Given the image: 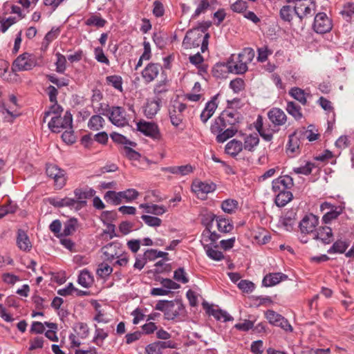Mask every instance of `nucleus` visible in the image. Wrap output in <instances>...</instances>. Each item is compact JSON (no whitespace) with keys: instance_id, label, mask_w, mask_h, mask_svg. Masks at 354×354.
<instances>
[{"instance_id":"nucleus-1","label":"nucleus","mask_w":354,"mask_h":354,"mask_svg":"<svg viewBox=\"0 0 354 354\" xmlns=\"http://www.w3.org/2000/svg\"><path fill=\"white\" fill-rule=\"evenodd\" d=\"M209 38V33L204 34L199 28L191 30L187 32L183 46L185 48L189 49L198 47L201 45V51L204 53L207 49Z\"/></svg>"},{"instance_id":"nucleus-2","label":"nucleus","mask_w":354,"mask_h":354,"mask_svg":"<svg viewBox=\"0 0 354 354\" xmlns=\"http://www.w3.org/2000/svg\"><path fill=\"white\" fill-rule=\"evenodd\" d=\"M241 114L233 109L223 111L211 127L212 131H221L227 127H236L241 120Z\"/></svg>"},{"instance_id":"nucleus-3","label":"nucleus","mask_w":354,"mask_h":354,"mask_svg":"<svg viewBox=\"0 0 354 354\" xmlns=\"http://www.w3.org/2000/svg\"><path fill=\"white\" fill-rule=\"evenodd\" d=\"M72 115L70 112L66 111L63 118L59 115L52 117L48 126L53 132H59L62 129H72Z\"/></svg>"},{"instance_id":"nucleus-4","label":"nucleus","mask_w":354,"mask_h":354,"mask_svg":"<svg viewBox=\"0 0 354 354\" xmlns=\"http://www.w3.org/2000/svg\"><path fill=\"white\" fill-rule=\"evenodd\" d=\"M36 64L37 61L34 57L28 53H24L18 56L14 61L12 70L15 72L29 71L33 68Z\"/></svg>"},{"instance_id":"nucleus-5","label":"nucleus","mask_w":354,"mask_h":354,"mask_svg":"<svg viewBox=\"0 0 354 354\" xmlns=\"http://www.w3.org/2000/svg\"><path fill=\"white\" fill-rule=\"evenodd\" d=\"M137 129L153 140H159L162 138L159 127L155 122L140 120L137 123Z\"/></svg>"},{"instance_id":"nucleus-6","label":"nucleus","mask_w":354,"mask_h":354,"mask_svg":"<svg viewBox=\"0 0 354 354\" xmlns=\"http://www.w3.org/2000/svg\"><path fill=\"white\" fill-rule=\"evenodd\" d=\"M333 24L331 19L324 12L316 15L313 23L314 30L319 34L326 33L331 30Z\"/></svg>"},{"instance_id":"nucleus-7","label":"nucleus","mask_w":354,"mask_h":354,"mask_svg":"<svg viewBox=\"0 0 354 354\" xmlns=\"http://www.w3.org/2000/svg\"><path fill=\"white\" fill-rule=\"evenodd\" d=\"M319 223L318 216L310 214L306 215L299 223V228L302 234H313L315 233Z\"/></svg>"},{"instance_id":"nucleus-8","label":"nucleus","mask_w":354,"mask_h":354,"mask_svg":"<svg viewBox=\"0 0 354 354\" xmlns=\"http://www.w3.org/2000/svg\"><path fill=\"white\" fill-rule=\"evenodd\" d=\"M48 177L54 180L55 185L58 188H62L66 184L65 171L55 165H48L46 169Z\"/></svg>"},{"instance_id":"nucleus-9","label":"nucleus","mask_w":354,"mask_h":354,"mask_svg":"<svg viewBox=\"0 0 354 354\" xmlns=\"http://www.w3.org/2000/svg\"><path fill=\"white\" fill-rule=\"evenodd\" d=\"M185 104L174 102L169 109V117L171 124L178 127L183 120V111L186 109Z\"/></svg>"},{"instance_id":"nucleus-10","label":"nucleus","mask_w":354,"mask_h":354,"mask_svg":"<svg viewBox=\"0 0 354 354\" xmlns=\"http://www.w3.org/2000/svg\"><path fill=\"white\" fill-rule=\"evenodd\" d=\"M109 118L115 126L124 127L128 124L125 110L120 106H112L109 110Z\"/></svg>"},{"instance_id":"nucleus-11","label":"nucleus","mask_w":354,"mask_h":354,"mask_svg":"<svg viewBox=\"0 0 354 354\" xmlns=\"http://www.w3.org/2000/svg\"><path fill=\"white\" fill-rule=\"evenodd\" d=\"M102 250L105 259L109 261H113L116 257H121L123 252L122 244L117 241L106 245Z\"/></svg>"},{"instance_id":"nucleus-12","label":"nucleus","mask_w":354,"mask_h":354,"mask_svg":"<svg viewBox=\"0 0 354 354\" xmlns=\"http://www.w3.org/2000/svg\"><path fill=\"white\" fill-rule=\"evenodd\" d=\"M229 72L235 74H243L248 71V65L237 59V56L232 55L226 64Z\"/></svg>"},{"instance_id":"nucleus-13","label":"nucleus","mask_w":354,"mask_h":354,"mask_svg":"<svg viewBox=\"0 0 354 354\" xmlns=\"http://www.w3.org/2000/svg\"><path fill=\"white\" fill-rule=\"evenodd\" d=\"M293 10L297 16L300 19H302L305 17L313 15L315 10V5L310 0L301 3H297V6L294 7Z\"/></svg>"},{"instance_id":"nucleus-14","label":"nucleus","mask_w":354,"mask_h":354,"mask_svg":"<svg viewBox=\"0 0 354 354\" xmlns=\"http://www.w3.org/2000/svg\"><path fill=\"white\" fill-rule=\"evenodd\" d=\"M162 68L158 64L150 63L142 71V77L146 83L153 82L158 75Z\"/></svg>"},{"instance_id":"nucleus-15","label":"nucleus","mask_w":354,"mask_h":354,"mask_svg":"<svg viewBox=\"0 0 354 354\" xmlns=\"http://www.w3.org/2000/svg\"><path fill=\"white\" fill-rule=\"evenodd\" d=\"M313 239L319 240L324 244H329L333 241L332 229L328 226L319 227L314 233Z\"/></svg>"},{"instance_id":"nucleus-16","label":"nucleus","mask_w":354,"mask_h":354,"mask_svg":"<svg viewBox=\"0 0 354 354\" xmlns=\"http://www.w3.org/2000/svg\"><path fill=\"white\" fill-rule=\"evenodd\" d=\"M293 179L290 176H280L272 181V190L274 192L290 189L293 186Z\"/></svg>"},{"instance_id":"nucleus-17","label":"nucleus","mask_w":354,"mask_h":354,"mask_svg":"<svg viewBox=\"0 0 354 354\" xmlns=\"http://www.w3.org/2000/svg\"><path fill=\"white\" fill-rule=\"evenodd\" d=\"M269 120L275 126L283 125L287 121V116L284 111L279 108H273L268 113Z\"/></svg>"},{"instance_id":"nucleus-18","label":"nucleus","mask_w":354,"mask_h":354,"mask_svg":"<svg viewBox=\"0 0 354 354\" xmlns=\"http://www.w3.org/2000/svg\"><path fill=\"white\" fill-rule=\"evenodd\" d=\"M218 95H214L210 101L206 103L205 107L201 114V120L205 123L214 114L217 106Z\"/></svg>"},{"instance_id":"nucleus-19","label":"nucleus","mask_w":354,"mask_h":354,"mask_svg":"<svg viewBox=\"0 0 354 354\" xmlns=\"http://www.w3.org/2000/svg\"><path fill=\"white\" fill-rule=\"evenodd\" d=\"M288 276L281 272L269 273L263 279V284L266 287L273 286L281 281H286Z\"/></svg>"},{"instance_id":"nucleus-20","label":"nucleus","mask_w":354,"mask_h":354,"mask_svg":"<svg viewBox=\"0 0 354 354\" xmlns=\"http://www.w3.org/2000/svg\"><path fill=\"white\" fill-rule=\"evenodd\" d=\"M17 245L21 250L24 252H29L32 248V243L29 237L23 230H18L17 231Z\"/></svg>"},{"instance_id":"nucleus-21","label":"nucleus","mask_w":354,"mask_h":354,"mask_svg":"<svg viewBox=\"0 0 354 354\" xmlns=\"http://www.w3.org/2000/svg\"><path fill=\"white\" fill-rule=\"evenodd\" d=\"M203 306L207 310V313L212 315L217 320H223V322L233 320V318L224 310L212 308L207 303H203Z\"/></svg>"},{"instance_id":"nucleus-22","label":"nucleus","mask_w":354,"mask_h":354,"mask_svg":"<svg viewBox=\"0 0 354 354\" xmlns=\"http://www.w3.org/2000/svg\"><path fill=\"white\" fill-rule=\"evenodd\" d=\"M302 131H295L292 134H291L289 136L287 149L291 151L292 153L296 152L299 148L301 139H302Z\"/></svg>"},{"instance_id":"nucleus-23","label":"nucleus","mask_w":354,"mask_h":354,"mask_svg":"<svg viewBox=\"0 0 354 354\" xmlns=\"http://www.w3.org/2000/svg\"><path fill=\"white\" fill-rule=\"evenodd\" d=\"M238 131L237 127H227L221 131H212L214 133H217L216 141L218 142H224L227 139L233 137Z\"/></svg>"},{"instance_id":"nucleus-24","label":"nucleus","mask_w":354,"mask_h":354,"mask_svg":"<svg viewBox=\"0 0 354 354\" xmlns=\"http://www.w3.org/2000/svg\"><path fill=\"white\" fill-rule=\"evenodd\" d=\"M193 190L197 194H209L216 189V185L213 183L197 182L192 185Z\"/></svg>"},{"instance_id":"nucleus-25","label":"nucleus","mask_w":354,"mask_h":354,"mask_svg":"<svg viewBox=\"0 0 354 354\" xmlns=\"http://www.w3.org/2000/svg\"><path fill=\"white\" fill-rule=\"evenodd\" d=\"M243 149L242 142L233 139L225 146V152L232 157L237 156Z\"/></svg>"},{"instance_id":"nucleus-26","label":"nucleus","mask_w":354,"mask_h":354,"mask_svg":"<svg viewBox=\"0 0 354 354\" xmlns=\"http://www.w3.org/2000/svg\"><path fill=\"white\" fill-rule=\"evenodd\" d=\"M140 208L145 209V212L147 214H151L154 215H162L167 212V208L163 205H158L155 204H140Z\"/></svg>"},{"instance_id":"nucleus-27","label":"nucleus","mask_w":354,"mask_h":354,"mask_svg":"<svg viewBox=\"0 0 354 354\" xmlns=\"http://www.w3.org/2000/svg\"><path fill=\"white\" fill-rule=\"evenodd\" d=\"M160 100L159 99L147 102L144 113L148 118H152L159 111Z\"/></svg>"},{"instance_id":"nucleus-28","label":"nucleus","mask_w":354,"mask_h":354,"mask_svg":"<svg viewBox=\"0 0 354 354\" xmlns=\"http://www.w3.org/2000/svg\"><path fill=\"white\" fill-rule=\"evenodd\" d=\"M182 304L180 303H174L171 302V304H167V308H166V311L165 313V319L170 320L175 319L178 315L180 310L182 309Z\"/></svg>"},{"instance_id":"nucleus-29","label":"nucleus","mask_w":354,"mask_h":354,"mask_svg":"<svg viewBox=\"0 0 354 354\" xmlns=\"http://www.w3.org/2000/svg\"><path fill=\"white\" fill-rule=\"evenodd\" d=\"M162 171H168L174 174H180L182 176L187 175L192 171V167L190 165L162 167Z\"/></svg>"},{"instance_id":"nucleus-30","label":"nucleus","mask_w":354,"mask_h":354,"mask_svg":"<svg viewBox=\"0 0 354 354\" xmlns=\"http://www.w3.org/2000/svg\"><path fill=\"white\" fill-rule=\"evenodd\" d=\"M279 194L275 198V203L278 207H284L292 198V194L290 191H278Z\"/></svg>"},{"instance_id":"nucleus-31","label":"nucleus","mask_w":354,"mask_h":354,"mask_svg":"<svg viewBox=\"0 0 354 354\" xmlns=\"http://www.w3.org/2000/svg\"><path fill=\"white\" fill-rule=\"evenodd\" d=\"M204 249L207 255L214 261H221L224 259V255L221 251L217 250L216 248L217 245H211L208 244L203 245Z\"/></svg>"},{"instance_id":"nucleus-32","label":"nucleus","mask_w":354,"mask_h":354,"mask_svg":"<svg viewBox=\"0 0 354 354\" xmlns=\"http://www.w3.org/2000/svg\"><path fill=\"white\" fill-rule=\"evenodd\" d=\"M286 111L297 120H299L303 118L301 106L294 102H288L287 103Z\"/></svg>"},{"instance_id":"nucleus-33","label":"nucleus","mask_w":354,"mask_h":354,"mask_svg":"<svg viewBox=\"0 0 354 354\" xmlns=\"http://www.w3.org/2000/svg\"><path fill=\"white\" fill-rule=\"evenodd\" d=\"M217 228L219 232L223 233H228L233 229V225L228 218L222 216L216 218Z\"/></svg>"},{"instance_id":"nucleus-34","label":"nucleus","mask_w":354,"mask_h":354,"mask_svg":"<svg viewBox=\"0 0 354 354\" xmlns=\"http://www.w3.org/2000/svg\"><path fill=\"white\" fill-rule=\"evenodd\" d=\"M349 246V243L341 239L336 241L333 243V245L328 250V254L333 253H344Z\"/></svg>"},{"instance_id":"nucleus-35","label":"nucleus","mask_w":354,"mask_h":354,"mask_svg":"<svg viewBox=\"0 0 354 354\" xmlns=\"http://www.w3.org/2000/svg\"><path fill=\"white\" fill-rule=\"evenodd\" d=\"M289 94L303 105H306L307 104L306 94L304 90L297 87H294L290 90Z\"/></svg>"},{"instance_id":"nucleus-36","label":"nucleus","mask_w":354,"mask_h":354,"mask_svg":"<svg viewBox=\"0 0 354 354\" xmlns=\"http://www.w3.org/2000/svg\"><path fill=\"white\" fill-rule=\"evenodd\" d=\"M254 57V51L251 48H245L243 50L237 55V59H240L241 61L247 65L250 63Z\"/></svg>"},{"instance_id":"nucleus-37","label":"nucleus","mask_w":354,"mask_h":354,"mask_svg":"<svg viewBox=\"0 0 354 354\" xmlns=\"http://www.w3.org/2000/svg\"><path fill=\"white\" fill-rule=\"evenodd\" d=\"M95 194V191L92 188L86 189H76L74 191V194L77 198V201H85L87 198L93 197Z\"/></svg>"},{"instance_id":"nucleus-38","label":"nucleus","mask_w":354,"mask_h":354,"mask_svg":"<svg viewBox=\"0 0 354 354\" xmlns=\"http://www.w3.org/2000/svg\"><path fill=\"white\" fill-rule=\"evenodd\" d=\"M93 281V277L87 270H82L78 277V283L84 288L89 287Z\"/></svg>"},{"instance_id":"nucleus-39","label":"nucleus","mask_w":354,"mask_h":354,"mask_svg":"<svg viewBox=\"0 0 354 354\" xmlns=\"http://www.w3.org/2000/svg\"><path fill=\"white\" fill-rule=\"evenodd\" d=\"M239 203L234 199H226L221 203V209L227 214L234 213L238 208Z\"/></svg>"},{"instance_id":"nucleus-40","label":"nucleus","mask_w":354,"mask_h":354,"mask_svg":"<svg viewBox=\"0 0 354 354\" xmlns=\"http://www.w3.org/2000/svg\"><path fill=\"white\" fill-rule=\"evenodd\" d=\"M259 142V138L257 135H250L245 137L243 147L245 150L252 151Z\"/></svg>"},{"instance_id":"nucleus-41","label":"nucleus","mask_w":354,"mask_h":354,"mask_svg":"<svg viewBox=\"0 0 354 354\" xmlns=\"http://www.w3.org/2000/svg\"><path fill=\"white\" fill-rule=\"evenodd\" d=\"M86 204V201H77L71 198H64V207H68L71 209L79 210L85 206Z\"/></svg>"},{"instance_id":"nucleus-42","label":"nucleus","mask_w":354,"mask_h":354,"mask_svg":"<svg viewBox=\"0 0 354 354\" xmlns=\"http://www.w3.org/2000/svg\"><path fill=\"white\" fill-rule=\"evenodd\" d=\"M104 122V118L99 115H93L88 123V127L94 131H97L103 127Z\"/></svg>"},{"instance_id":"nucleus-43","label":"nucleus","mask_w":354,"mask_h":354,"mask_svg":"<svg viewBox=\"0 0 354 354\" xmlns=\"http://www.w3.org/2000/svg\"><path fill=\"white\" fill-rule=\"evenodd\" d=\"M202 235V242H207L209 240L210 243L209 245H214L216 241L220 238V235L215 232H212L211 228L205 229Z\"/></svg>"},{"instance_id":"nucleus-44","label":"nucleus","mask_w":354,"mask_h":354,"mask_svg":"<svg viewBox=\"0 0 354 354\" xmlns=\"http://www.w3.org/2000/svg\"><path fill=\"white\" fill-rule=\"evenodd\" d=\"M138 192L135 189H128L125 191L118 192V195L120 197L121 202L123 199L127 202L134 200L138 196Z\"/></svg>"},{"instance_id":"nucleus-45","label":"nucleus","mask_w":354,"mask_h":354,"mask_svg":"<svg viewBox=\"0 0 354 354\" xmlns=\"http://www.w3.org/2000/svg\"><path fill=\"white\" fill-rule=\"evenodd\" d=\"M77 225V220L76 218H71L64 223L63 232L61 235L68 236L72 234L76 230Z\"/></svg>"},{"instance_id":"nucleus-46","label":"nucleus","mask_w":354,"mask_h":354,"mask_svg":"<svg viewBox=\"0 0 354 354\" xmlns=\"http://www.w3.org/2000/svg\"><path fill=\"white\" fill-rule=\"evenodd\" d=\"M111 138L115 142L124 145L125 146L129 145L135 147L136 145V142L128 140L125 136L118 133H113L111 134Z\"/></svg>"},{"instance_id":"nucleus-47","label":"nucleus","mask_w":354,"mask_h":354,"mask_svg":"<svg viewBox=\"0 0 354 354\" xmlns=\"http://www.w3.org/2000/svg\"><path fill=\"white\" fill-rule=\"evenodd\" d=\"M340 14L347 21H348L352 16L354 15V3H346L344 5L343 9L341 10Z\"/></svg>"},{"instance_id":"nucleus-48","label":"nucleus","mask_w":354,"mask_h":354,"mask_svg":"<svg viewBox=\"0 0 354 354\" xmlns=\"http://www.w3.org/2000/svg\"><path fill=\"white\" fill-rule=\"evenodd\" d=\"M141 218L145 223L146 225L150 227H156L160 226L162 224V220L156 216L149 215H142L141 216Z\"/></svg>"},{"instance_id":"nucleus-49","label":"nucleus","mask_w":354,"mask_h":354,"mask_svg":"<svg viewBox=\"0 0 354 354\" xmlns=\"http://www.w3.org/2000/svg\"><path fill=\"white\" fill-rule=\"evenodd\" d=\"M55 56L57 57V60L55 62L56 71L59 73H63L66 70V59L65 56H64L59 53H57Z\"/></svg>"},{"instance_id":"nucleus-50","label":"nucleus","mask_w":354,"mask_h":354,"mask_svg":"<svg viewBox=\"0 0 354 354\" xmlns=\"http://www.w3.org/2000/svg\"><path fill=\"white\" fill-rule=\"evenodd\" d=\"M104 198L106 202L111 203L115 205L122 203L120 197L118 195V192L114 191H108L106 192Z\"/></svg>"},{"instance_id":"nucleus-51","label":"nucleus","mask_w":354,"mask_h":354,"mask_svg":"<svg viewBox=\"0 0 354 354\" xmlns=\"http://www.w3.org/2000/svg\"><path fill=\"white\" fill-rule=\"evenodd\" d=\"M106 82L113 86L115 88L122 91V80L120 76L111 75L106 77Z\"/></svg>"},{"instance_id":"nucleus-52","label":"nucleus","mask_w":354,"mask_h":354,"mask_svg":"<svg viewBox=\"0 0 354 354\" xmlns=\"http://www.w3.org/2000/svg\"><path fill=\"white\" fill-rule=\"evenodd\" d=\"M106 24V21L97 15H93L86 21L87 26H93L98 28L103 27Z\"/></svg>"},{"instance_id":"nucleus-53","label":"nucleus","mask_w":354,"mask_h":354,"mask_svg":"<svg viewBox=\"0 0 354 354\" xmlns=\"http://www.w3.org/2000/svg\"><path fill=\"white\" fill-rule=\"evenodd\" d=\"M293 8L290 6H283L280 10V17L286 21H290L292 19Z\"/></svg>"},{"instance_id":"nucleus-54","label":"nucleus","mask_w":354,"mask_h":354,"mask_svg":"<svg viewBox=\"0 0 354 354\" xmlns=\"http://www.w3.org/2000/svg\"><path fill=\"white\" fill-rule=\"evenodd\" d=\"M313 167V163L307 162L304 166L295 167L293 169V171L298 174L309 175L312 172V169Z\"/></svg>"},{"instance_id":"nucleus-55","label":"nucleus","mask_w":354,"mask_h":354,"mask_svg":"<svg viewBox=\"0 0 354 354\" xmlns=\"http://www.w3.org/2000/svg\"><path fill=\"white\" fill-rule=\"evenodd\" d=\"M113 272V268L106 263H101L97 270V274L102 278L109 276Z\"/></svg>"},{"instance_id":"nucleus-56","label":"nucleus","mask_w":354,"mask_h":354,"mask_svg":"<svg viewBox=\"0 0 354 354\" xmlns=\"http://www.w3.org/2000/svg\"><path fill=\"white\" fill-rule=\"evenodd\" d=\"M3 114L4 120L10 123L14 122L15 120L21 115V113L17 111H10V108H6Z\"/></svg>"},{"instance_id":"nucleus-57","label":"nucleus","mask_w":354,"mask_h":354,"mask_svg":"<svg viewBox=\"0 0 354 354\" xmlns=\"http://www.w3.org/2000/svg\"><path fill=\"white\" fill-rule=\"evenodd\" d=\"M340 212L337 210V207L331 209L329 212H326L322 217V221L327 224L332 220L335 219L340 214Z\"/></svg>"},{"instance_id":"nucleus-58","label":"nucleus","mask_w":354,"mask_h":354,"mask_svg":"<svg viewBox=\"0 0 354 354\" xmlns=\"http://www.w3.org/2000/svg\"><path fill=\"white\" fill-rule=\"evenodd\" d=\"M230 86L235 93H239L244 89L245 82L241 78H236L230 82Z\"/></svg>"},{"instance_id":"nucleus-59","label":"nucleus","mask_w":354,"mask_h":354,"mask_svg":"<svg viewBox=\"0 0 354 354\" xmlns=\"http://www.w3.org/2000/svg\"><path fill=\"white\" fill-rule=\"evenodd\" d=\"M281 223L286 230H292L295 223V215L285 216V217L281 220Z\"/></svg>"},{"instance_id":"nucleus-60","label":"nucleus","mask_w":354,"mask_h":354,"mask_svg":"<svg viewBox=\"0 0 354 354\" xmlns=\"http://www.w3.org/2000/svg\"><path fill=\"white\" fill-rule=\"evenodd\" d=\"M108 336V333L102 328H97L95 330V336L94 337V342L100 346L102 345L103 340Z\"/></svg>"},{"instance_id":"nucleus-61","label":"nucleus","mask_w":354,"mask_h":354,"mask_svg":"<svg viewBox=\"0 0 354 354\" xmlns=\"http://www.w3.org/2000/svg\"><path fill=\"white\" fill-rule=\"evenodd\" d=\"M217 217L212 212L207 213L203 215L202 223L206 226V229L211 228L213 221L214 219L216 220Z\"/></svg>"},{"instance_id":"nucleus-62","label":"nucleus","mask_w":354,"mask_h":354,"mask_svg":"<svg viewBox=\"0 0 354 354\" xmlns=\"http://www.w3.org/2000/svg\"><path fill=\"white\" fill-rule=\"evenodd\" d=\"M265 315L269 323L272 325H275L277 322H279V319L281 317V315L278 314L272 310H268Z\"/></svg>"},{"instance_id":"nucleus-63","label":"nucleus","mask_w":354,"mask_h":354,"mask_svg":"<svg viewBox=\"0 0 354 354\" xmlns=\"http://www.w3.org/2000/svg\"><path fill=\"white\" fill-rule=\"evenodd\" d=\"M174 278L183 283H186L189 281L188 278L186 277V274L183 268H180L174 271Z\"/></svg>"},{"instance_id":"nucleus-64","label":"nucleus","mask_w":354,"mask_h":354,"mask_svg":"<svg viewBox=\"0 0 354 354\" xmlns=\"http://www.w3.org/2000/svg\"><path fill=\"white\" fill-rule=\"evenodd\" d=\"M238 287L245 292H251L254 288V284L248 280H241L239 284Z\"/></svg>"}]
</instances>
